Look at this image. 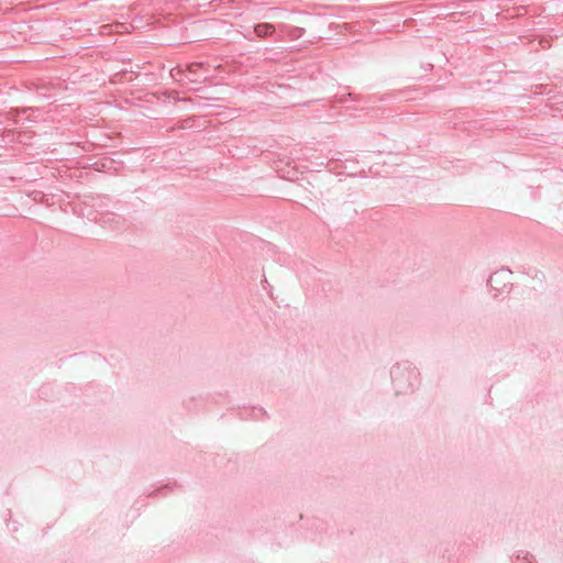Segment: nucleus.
Listing matches in <instances>:
<instances>
[{
    "label": "nucleus",
    "instance_id": "1",
    "mask_svg": "<svg viewBox=\"0 0 563 563\" xmlns=\"http://www.w3.org/2000/svg\"><path fill=\"white\" fill-rule=\"evenodd\" d=\"M254 32L256 33L257 36H266L274 32V26L268 23H262L254 27Z\"/></svg>",
    "mask_w": 563,
    "mask_h": 563
}]
</instances>
